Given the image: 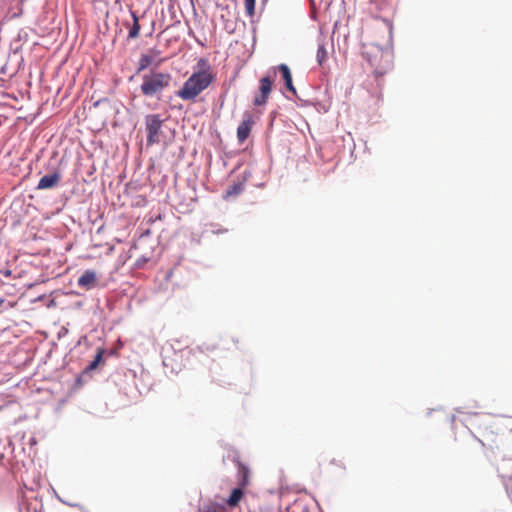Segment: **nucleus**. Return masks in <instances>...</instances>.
<instances>
[{
  "instance_id": "f257e3e1",
  "label": "nucleus",
  "mask_w": 512,
  "mask_h": 512,
  "mask_svg": "<svg viewBox=\"0 0 512 512\" xmlns=\"http://www.w3.org/2000/svg\"><path fill=\"white\" fill-rule=\"evenodd\" d=\"M214 80L215 74L212 67L206 59L200 58L194 72L178 90L177 96L184 101H195Z\"/></svg>"
},
{
  "instance_id": "f03ea898",
  "label": "nucleus",
  "mask_w": 512,
  "mask_h": 512,
  "mask_svg": "<svg viewBox=\"0 0 512 512\" xmlns=\"http://www.w3.org/2000/svg\"><path fill=\"white\" fill-rule=\"evenodd\" d=\"M171 81V74L152 70L142 77V84L140 86L141 93L147 97L156 96L168 88Z\"/></svg>"
},
{
  "instance_id": "7ed1b4c3",
  "label": "nucleus",
  "mask_w": 512,
  "mask_h": 512,
  "mask_svg": "<svg viewBox=\"0 0 512 512\" xmlns=\"http://www.w3.org/2000/svg\"><path fill=\"white\" fill-rule=\"evenodd\" d=\"M369 62L374 67L373 74L376 80L384 76L392 67L391 54L382 50H377Z\"/></svg>"
},
{
  "instance_id": "20e7f679",
  "label": "nucleus",
  "mask_w": 512,
  "mask_h": 512,
  "mask_svg": "<svg viewBox=\"0 0 512 512\" xmlns=\"http://www.w3.org/2000/svg\"><path fill=\"white\" fill-rule=\"evenodd\" d=\"M163 120L158 114H149L145 117V128L147 132V145H153L160 142L162 135Z\"/></svg>"
},
{
  "instance_id": "39448f33",
  "label": "nucleus",
  "mask_w": 512,
  "mask_h": 512,
  "mask_svg": "<svg viewBox=\"0 0 512 512\" xmlns=\"http://www.w3.org/2000/svg\"><path fill=\"white\" fill-rule=\"evenodd\" d=\"M273 82L274 76L271 75H267L260 79L259 93L255 96L253 101L255 106H262L267 102L272 91Z\"/></svg>"
},
{
  "instance_id": "423d86ee",
  "label": "nucleus",
  "mask_w": 512,
  "mask_h": 512,
  "mask_svg": "<svg viewBox=\"0 0 512 512\" xmlns=\"http://www.w3.org/2000/svg\"><path fill=\"white\" fill-rule=\"evenodd\" d=\"M254 122L250 113L243 115V120L237 128V139L239 143H244L249 137Z\"/></svg>"
},
{
  "instance_id": "0eeeda50",
  "label": "nucleus",
  "mask_w": 512,
  "mask_h": 512,
  "mask_svg": "<svg viewBox=\"0 0 512 512\" xmlns=\"http://www.w3.org/2000/svg\"><path fill=\"white\" fill-rule=\"evenodd\" d=\"M77 283L79 287L85 290L93 289L98 284L97 273L93 270H85L78 278Z\"/></svg>"
},
{
  "instance_id": "6e6552de",
  "label": "nucleus",
  "mask_w": 512,
  "mask_h": 512,
  "mask_svg": "<svg viewBox=\"0 0 512 512\" xmlns=\"http://www.w3.org/2000/svg\"><path fill=\"white\" fill-rule=\"evenodd\" d=\"M61 180V174L58 171H55L51 174L44 175L38 182L37 189H51L56 187Z\"/></svg>"
},
{
  "instance_id": "1a4fd4ad",
  "label": "nucleus",
  "mask_w": 512,
  "mask_h": 512,
  "mask_svg": "<svg viewBox=\"0 0 512 512\" xmlns=\"http://www.w3.org/2000/svg\"><path fill=\"white\" fill-rule=\"evenodd\" d=\"M276 69L281 73L286 89L295 95L296 89L293 85L292 74L289 67L286 64H280L274 68V70ZM275 74L276 71H273V76H275Z\"/></svg>"
},
{
  "instance_id": "9d476101",
  "label": "nucleus",
  "mask_w": 512,
  "mask_h": 512,
  "mask_svg": "<svg viewBox=\"0 0 512 512\" xmlns=\"http://www.w3.org/2000/svg\"><path fill=\"white\" fill-rule=\"evenodd\" d=\"M238 486L246 488L250 484V470L241 462L237 463Z\"/></svg>"
},
{
  "instance_id": "9b49d317",
  "label": "nucleus",
  "mask_w": 512,
  "mask_h": 512,
  "mask_svg": "<svg viewBox=\"0 0 512 512\" xmlns=\"http://www.w3.org/2000/svg\"><path fill=\"white\" fill-rule=\"evenodd\" d=\"M243 489H244V487L238 486L237 488L232 490L230 496L226 500V504L229 507L234 508V507L238 506V504L240 503V501L244 495Z\"/></svg>"
},
{
  "instance_id": "f8f14e48",
  "label": "nucleus",
  "mask_w": 512,
  "mask_h": 512,
  "mask_svg": "<svg viewBox=\"0 0 512 512\" xmlns=\"http://www.w3.org/2000/svg\"><path fill=\"white\" fill-rule=\"evenodd\" d=\"M497 469L501 477L512 479V459L503 460Z\"/></svg>"
},
{
  "instance_id": "ddd939ff",
  "label": "nucleus",
  "mask_w": 512,
  "mask_h": 512,
  "mask_svg": "<svg viewBox=\"0 0 512 512\" xmlns=\"http://www.w3.org/2000/svg\"><path fill=\"white\" fill-rule=\"evenodd\" d=\"M131 16L133 19V24L129 30L128 37L135 39L139 37L141 26L139 24V18L136 14V12L131 11Z\"/></svg>"
},
{
  "instance_id": "4468645a",
  "label": "nucleus",
  "mask_w": 512,
  "mask_h": 512,
  "mask_svg": "<svg viewBox=\"0 0 512 512\" xmlns=\"http://www.w3.org/2000/svg\"><path fill=\"white\" fill-rule=\"evenodd\" d=\"M204 512H226V507L220 503L210 502L204 506Z\"/></svg>"
},
{
  "instance_id": "2eb2a0df",
  "label": "nucleus",
  "mask_w": 512,
  "mask_h": 512,
  "mask_svg": "<svg viewBox=\"0 0 512 512\" xmlns=\"http://www.w3.org/2000/svg\"><path fill=\"white\" fill-rule=\"evenodd\" d=\"M316 56H317V62L319 63V65H323V63L328 58V52H327L324 44H319Z\"/></svg>"
},
{
  "instance_id": "dca6fc26",
  "label": "nucleus",
  "mask_w": 512,
  "mask_h": 512,
  "mask_svg": "<svg viewBox=\"0 0 512 512\" xmlns=\"http://www.w3.org/2000/svg\"><path fill=\"white\" fill-rule=\"evenodd\" d=\"M153 58L150 55L143 54L139 59L138 71H142L151 65Z\"/></svg>"
},
{
  "instance_id": "f3484780",
  "label": "nucleus",
  "mask_w": 512,
  "mask_h": 512,
  "mask_svg": "<svg viewBox=\"0 0 512 512\" xmlns=\"http://www.w3.org/2000/svg\"><path fill=\"white\" fill-rule=\"evenodd\" d=\"M256 0H244L245 11L248 17L252 18L255 15Z\"/></svg>"
},
{
  "instance_id": "a211bd4d",
  "label": "nucleus",
  "mask_w": 512,
  "mask_h": 512,
  "mask_svg": "<svg viewBox=\"0 0 512 512\" xmlns=\"http://www.w3.org/2000/svg\"><path fill=\"white\" fill-rule=\"evenodd\" d=\"M241 191H242V185L234 184L227 190L226 194H227V196H231V195L239 194Z\"/></svg>"
},
{
  "instance_id": "6ab92c4d",
  "label": "nucleus",
  "mask_w": 512,
  "mask_h": 512,
  "mask_svg": "<svg viewBox=\"0 0 512 512\" xmlns=\"http://www.w3.org/2000/svg\"><path fill=\"white\" fill-rule=\"evenodd\" d=\"M102 355H103V352L102 351H99L97 353V355L95 356V359L90 363V365L88 366V368L90 370L92 369H95L97 367V365L99 364V362L101 361L102 359Z\"/></svg>"
},
{
  "instance_id": "aec40b11",
  "label": "nucleus",
  "mask_w": 512,
  "mask_h": 512,
  "mask_svg": "<svg viewBox=\"0 0 512 512\" xmlns=\"http://www.w3.org/2000/svg\"><path fill=\"white\" fill-rule=\"evenodd\" d=\"M4 299L0 298V306L3 304Z\"/></svg>"
}]
</instances>
